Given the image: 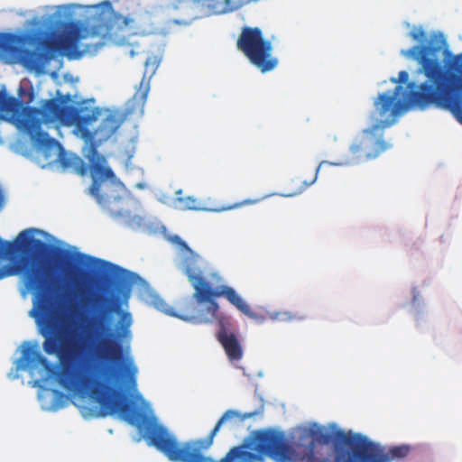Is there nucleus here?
<instances>
[{
  "label": "nucleus",
  "mask_w": 462,
  "mask_h": 462,
  "mask_svg": "<svg viewBox=\"0 0 462 462\" xmlns=\"http://www.w3.org/2000/svg\"><path fill=\"white\" fill-rule=\"evenodd\" d=\"M409 36L413 41L426 42L401 51L402 56L419 64L416 73L423 75L425 81L418 85L410 82L409 89L397 86L393 95H378L370 116L372 125L349 147L355 160H373L388 150L391 145L381 138L383 131L393 125L397 116L410 107L425 109L434 106L462 118L461 106L448 92V75L443 69L442 55L448 57L449 50L444 35L433 32L428 36L422 26H414Z\"/></svg>",
  "instance_id": "2"
},
{
  "label": "nucleus",
  "mask_w": 462,
  "mask_h": 462,
  "mask_svg": "<svg viewBox=\"0 0 462 462\" xmlns=\"http://www.w3.org/2000/svg\"><path fill=\"white\" fill-rule=\"evenodd\" d=\"M346 444L354 448L350 457L346 455L347 462H391L395 458H403L410 453V447L406 445L385 450L362 434L348 439Z\"/></svg>",
  "instance_id": "12"
},
{
  "label": "nucleus",
  "mask_w": 462,
  "mask_h": 462,
  "mask_svg": "<svg viewBox=\"0 0 462 462\" xmlns=\"http://www.w3.org/2000/svg\"><path fill=\"white\" fill-rule=\"evenodd\" d=\"M88 158L92 179L90 194L111 214L123 216V184L116 179L113 171L106 166V159L99 155L96 147L90 148Z\"/></svg>",
  "instance_id": "7"
},
{
  "label": "nucleus",
  "mask_w": 462,
  "mask_h": 462,
  "mask_svg": "<svg viewBox=\"0 0 462 462\" xmlns=\"http://www.w3.org/2000/svg\"><path fill=\"white\" fill-rule=\"evenodd\" d=\"M204 260L192 249L180 253L179 269L187 276L193 288L191 298L179 302L177 310L171 308H161V310L182 320L193 324H207L216 318L219 310L217 299L225 297L232 305L245 315L254 318L250 306L227 285L212 286L204 277Z\"/></svg>",
  "instance_id": "3"
},
{
  "label": "nucleus",
  "mask_w": 462,
  "mask_h": 462,
  "mask_svg": "<svg viewBox=\"0 0 462 462\" xmlns=\"http://www.w3.org/2000/svg\"><path fill=\"white\" fill-rule=\"evenodd\" d=\"M121 123L117 116L110 114L102 120L100 125L97 128V132L100 133L102 137L109 138L116 133Z\"/></svg>",
  "instance_id": "20"
},
{
  "label": "nucleus",
  "mask_w": 462,
  "mask_h": 462,
  "mask_svg": "<svg viewBox=\"0 0 462 462\" xmlns=\"http://www.w3.org/2000/svg\"><path fill=\"white\" fill-rule=\"evenodd\" d=\"M104 319H105V317H104L103 313H98V315H97V317H96V320L98 321V322H101Z\"/></svg>",
  "instance_id": "29"
},
{
  "label": "nucleus",
  "mask_w": 462,
  "mask_h": 462,
  "mask_svg": "<svg viewBox=\"0 0 462 462\" xmlns=\"http://www.w3.org/2000/svg\"><path fill=\"white\" fill-rule=\"evenodd\" d=\"M38 234L46 235V233L31 227V273L33 268H37L45 281L51 284L58 271V268L52 264V261L69 263L74 256L67 250L36 239L35 236Z\"/></svg>",
  "instance_id": "10"
},
{
  "label": "nucleus",
  "mask_w": 462,
  "mask_h": 462,
  "mask_svg": "<svg viewBox=\"0 0 462 462\" xmlns=\"http://www.w3.org/2000/svg\"><path fill=\"white\" fill-rule=\"evenodd\" d=\"M179 201L182 204V208L188 210H201L202 208L199 207V203L193 197H186L179 199Z\"/></svg>",
  "instance_id": "23"
},
{
  "label": "nucleus",
  "mask_w": 462,
  "mask_h": 462,
  "mask_svg": "<svg viewBox=\"0 0 462 462\" xmlns=\"http://www.w3.org/2000/svg\"><path fill=\"white\" fill-rule=\"evenodd\" d=\"M69 310L67 299L51 293L48 306L43 307L41 318L36 317L45 337L44 351L57 355L60 366L47 368L50 377L63 389L81 396H88L100 406L102 417L118 414L131 425L143 420V413L123 392V383L136 385L137 368L132 359L124 363L122 346L118 342L104 341L97 348L96 358L88 359L87 347L93 345L89 334L81 342L65 322L64 312Z\"/></svg>",
  "instance_id": "1"
},
{
  "label": "nucleus",
  "mask_w": 462,
  "mask_h": 462,
  "mask_svg": "<svg viewBox=\"0 0 462 462\" xmlns=\"http://www.w3.org/2000/svg\"><path fill=\"white\" fill-rule=\"evenodd\" d=\"M360 433L346 432L337 430L330 432L324 427L313 424L301 430L299 446L302 448L300 460L306 462H347L346 455L349 457L354 453V448L346 444Z\"/></svg>",
  "instance_id": "5"
},
{
  "label": "nucleus",
  "mask_w": 462,
  "mask_h": 462,
  "mask_svg": "<svg viewBox=\"0 0 462 462\" xmlns=\"http://www.w3.org/2000/svg\"><path fill=\"white\" fill-rule=\"evenodd\" d=\"M146 439L150 444L174 462H208L193 443L179 446L176 439L162 426L152 425L147 429Z\"/></svg>",
  "instance_id": "11"
},
{
  "label": "nucleus",
  "mask_w": 462,
  "mask_h": 462,
  "mask_svg": "<svg viewBox=\"0 0 462 462\" xmlns=\"http://www.w3.org/2000/svg\"><path fill=\"white\" fill-rule=\"evenodd\" d=\"M29 34L0 32V60L6 64H21L29 69Z\"/></svg>",
  "instance_id": "13"
},
{
  "label": "nucleus",
  "mask_w": 462,
  "mask_h": 462,
  "mask_svg": "<svg viewBox=\"0 0 462 462\" xmlns=\"http://www.w3.org/2000/svg\"><path fill=\"white\" fill-rule=\"evenodd\" d=\"M30 97H31V103L34 101V89H33V87L32 85L31 84V94H30Z\"/></svg>",
  "instance_id": "30"
},
{
  "label": "nucleus",
  "mask_w": 462,
  "mask_h": 462,
  "mask_svg": "<svg viewBox=\"0 0 462 462\" xmlns=\"http://www.w3.org/2000/svg\"><path fill=\"white\" fill-rule=\"evenodd\" d=\"M253 203H254V201H253V200L246 199V200H244V201H242V202L236 203V204H234V205H232V206L226 207V208H224L223 209H224V210H230V209L236 208H238V207H240V206H243V205H248V204H253Z\"/></svg>",
  "instance_id": "25"
},
{
  "label": "nucleus",
  "mask_w": 462,
  "mask_h": 462,
  "mask_svg": "<svg viewBox=\"0 0 462 462\" xmlns=\"http://www.w3.org/2000/svg\"><path fill=\"white\" fill-rule=\"evenodd\" d=\"M133 323L132 315L129 312H121L120 319L117 323L118 338H130L131 337V330L130 327Z\"/></svg>",
  "instance_id": "21"
},
{
  "label": "nucleus",
  "mask_w": 462,
  "mask_h": 462,
  "mask_svg": "<svg viewBox=\"0 0 462 462\" xmlns=\"http://www.w3.org/2000/svg\"><path fill=\"white\" fill-rule=\"evenodd\" d=\"M52 392H53V393H55L56 395H59V396H60V397H63V396H64L61 393H60V392H59V391H57V390H53Z\"/></svg>",
  "instance_id": "31"
},
{
  "label": "nucleus",
  "mask_w": 462,
  "mask_h": 462,
  "mask_svg": "<svg viewBox=\"0 0 462 462\" xmlns=\"http://www.w3.org/2000/svg\"><path fill=\"white\" fill-rule=\"evenodd\" d=\"M30 39H31V42H32V32H31Z\"/></svg>",
  "instance_id": "35"
},
{
  "label": "nucleus",
  "mask_w": 462,
  "mask_h": 462,
  "mask_svg": "<svg viewBox=\"0 0 462 462\" xmlns=\"http://www.w3.org/2000/svg\"><path fill=\"white\" fill-rule=\"evenodd\" d=\"M18 94L20 97L23 96V95H29V90H27L26 88H24L23 87H20L19 89H18Z\"/></svg>",
  "instance_id": "27"
},
{
  "label": "nucleus",
  "mask_w": 462,
  "mask_h": 462,
  "mask_svg": "<svg viewBox=\"0 0 462 462\" xmlns=\"http://www.w3.org/2000/svg\"><path fill=\"white\" fill-rule=\"evenodd\" d=\"M236 47L262 73L272 71L278 65V59L273 55L272 42L264 38L258 27L242 28Z\"/></svg>",
  "instance_id": "9"
},
{
  "label": "nucleus",
  "mask_w": 462,
  "mask_h": 462,
  "mask_svg": "<svg viewBox=\"0 0 462 462\" xmlns=\"http://www.w3.org/2000/svg\"><path fill=\"white\" fill-rule=\"evenodd\" d=\"M211 278H212L213 280H216V281H217V282H221V280H222V278H221L217 273H212V274H211Z\"/></svg>",
  "instance_id": "28"
},
{
  "label": "nucleus",
  "mask_w": 462,
  "mask_h": 462,
  "mask_svg": "<svg viewBox=\"0 0 462 462\" xmlns=\"http://www.w3.org/2000/svg\"><path fill=\"white\" fill-rule=\"evenodd\" d=\"M31 143L33 149L32 160L40 167L46 168L58 163L63 171H69L84 176L88 173V166L81 158L68 153L59 141L51 137L41 126L31 128Z\"/></svg>",
  "instance_id": "8"
},
{
  "label": "nucleus",
  "mask_w": 462,
  "mask_h": 462,
  "mask_svg": "<svg viewBox=\"0 0 462 462\" xmlns=\"http://www.w3.org/2000/svg\"><path fill=\"white\" fill-rule=\"evenodd\" d=\"M78 257L79 259H85L87 263L92 265L93 267L105 268L106 271L110 272L115 276L118 286H120L122 290L126 292L130 291L133 284H134L139 279V276L136 273L127 271L105 260L87 256L85 254H79Z\"/></svg>",
  "instance_id": "17"
},
{
  "label": "nucleus",
  "mask_w": 462,
  "mask_h": 462,
  "mask_svg": "<svg viewBox=\"0 0 462 462\" xmlns=\"http://www.w3.org/2000/svg\"><path fill=\"white\" fill-rule=\"evenodd\" d=\"M115 23L105 17L88 26L79 22H67L61 25V31L40 42L34 51H31V69L35 63L45 65L58 56H65L69 60L79 59L83 51L80 43L84 40H95L85 44L98 48L114 39Z\"/></svg>",
  "instance_id": "4"
},
{
  "label": "nucleus",
  "mask_w": 462,
  "mask_h": 462,
  "mask_svg": "<svg viewBox=\"0 0 462 462\" xmlns=\"http://www.w3.org/2000/svg\"><path fill=\"white\" fill-rule=\"evenodd\" d=\"M215 320L217 321L219 326L217 340L223 346L227 358L231 362L240 361L243 357L244 351L237 337L234 333H229L226 330V327L230 324L229 318L220 314L218 310L216 318L211 322Z\"/></svg>",
  "instance_id": "16"
},
{
  "label": "nucleus",
  "mask_w": 462,
  "mask_h": 462,
  "mask_svg": "<svg viewBox=\"0 0 462 462\" xmlns=\"http://www.w3.org/2000/svg\"><path fill=\"white\" fill-rule=\"evenodd\" d=\"M409 79V74L407 71L402 70L399 72V81L406 82Z\"/></svg>",
  "instance_id": "26"
},
{
  "label": "nucleus",
  "mask_w": 462,
  "mask_h": 462,
  "mask_svg": "<svg viewBox=\"0 0 462 462\" xmlns=\"http://www.w3.org/2000/svg\"><path fill=\"white\" fill-rule=\"evenodd\" d=\"M170 241L174 244L175 245L179 246L180 248V253H186V251L190 250L186 244L185 241H183L179 236H172L170 237Z\"/></svg>",
  "instance_id": "24"
},
{
  "label": "nucleus",
  "mask_w": 462,
  "mask_h": 462,
  "mask_svg": "<svg viewBox=\"0 0 462 462\" xmlns=\"http://www.w3.org/2000/svg\"><path fill=\"white\" fill-rule=\"evenodd\" d=\"M443 60V69L448 75V92L461 106L462 113V53L454 55L449 51L448 57L442 55ZM451 114L462 125V118L455 113Z\"/></svg>",
  "instance_id": "15"
},
{
  "label": "nucleus",
  "mask_w": 462,
  "mask_h": 462,
  "mask_svg": "<svg viewBox=\"0 0 462 462\" xmlns=\"http://www.w3.org/2000/svg\"><path fill=\"white\" fill-rule=\"evenodd\" d=\"M58 97L45 99L39 107L31 106V128L58 123L71 126H84L97 120L99 110L86 102L78 106L68 104L69 96H62L59 91Z\"/></svg>",
  "instance_id": "6"
},
{
  "label": "nucleus",
  "mask_w": 462,
  "mask_h": 462,
  "mask_svg": "<svg viewBox=\"0 0 462 462\" xmlns=\"http://www.w3.org/2000/svg\"><path fill=\"white\" fill-rule=\"evenodd\" d=\"M30 315L34 316V310H31Z\"/></svg>",
  "instance_id": "34"
},
{
  "label": "nucleus",
  "mask_w": 462,
  "mask_h": 462,
  "mask_svg": "<svg viewBox=\"0 0 462 462\" xmlns=\"http://www.w3.org/2000/svg\"><path fill=\"white\" fill-rule=\"evenodd\" d=\"M259 450L281 462H292L296 459L294 448L281 433L263 432L258 437Z\"/></svg>",
  "instance_id": "14"
},
{
  "label": "nucleus",
  "mask_w": 462,
  "mask_h": 462,
  "mask_svg": "<svg viewBox=\"0 0 462 462\" xmlns=\"http://www.w3.org/2000/svg\"><path fill=\"white\" fill-rule=\"evenodd\" d=\"M63 8H64L63 6L59 7V9H58V11L56 12V14H57V15H60V12H61V10H62Z\"/></svg>",
  "instance_id": "32"
},
{
  "label": "nucleus",
  "mask_w": 462,
  "mask_h": 462,
  "mask_svg": "<svg viewBox=\"0 0 462 462\" xmlns=\"http://www.w3.org/2000/svg\"><path fill=\"white\" fill-rule=\"evenodd\" d=\"M144 65L145 71L143 77L133 97V101L138 106H140L142 108L147 100L148 93L150 91V79L154 73L156 68L158 67V61L156 57H148L145 60Z\"/></svg>",
  "instance_id": "18"
},
{
  "label": "nucleus",
  "mask_w": 462,
  "mask_h": 462,
  "mask_svg": "<svg viewBox=\"0 0 462 462\" xmlns=\"http://www.w3.org/2000/svg\"><path fill=\"white\" fill-rule=\"evenodd\" d=\"M29 367V341H23L21 345V357L14 363V367L9 372L8 377L11 380L17 379L20 372L27 370Z\"/></svg>",
  "instance_id": "19"
},
{
  "label": "nucleus",
  "mask_w": 462,
  "mask_h": 462,
  "mask_svg": "<svg viewBox=\"0 0 462 462\" xmlns=\"http://www.w3.org/2000/svg\"><path fill=\"white\" fill-rule=\"evenodd\" d=\"M235 415V412L232 411H226L223 416L217 420V422L216 423L215 427L213 428V430L210 431L209 435L208 436V439L206 440H203L201 441L202 444L203 443H206L204 448H208L209 446L212 445L213 443V439H214V437L216 436V434L220 430V427L221 425L224 423V421L231 417Z\"/></svg>",
  "instance_id": "22"
},
{
  "label": "nucleus",
  "mask_w": 462,
  "mask_h": 462,
  "mask_svg": "<svg viewBox=\"0 0 462 462\" xmlns=\"http://www.w3.org/2000/svg\"><path fill=\"white\" fill-rule=\"evenodd\" d=\"M114 310H115L114 307H109V308H108V311L112 312V311H114Z\"/></svg>",
  "instance_id": "33"
}]
</instances>
